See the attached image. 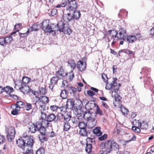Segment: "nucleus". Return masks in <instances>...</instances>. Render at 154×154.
Here are the masks:
<instances>
[{
  "label": "nucleus",
  "mask_w": 154,
  "mask_h": 154,
  "mask_svg": "<svg viewBox=\"0 0 154 154\" xmlns=\"http://www.w3.org/2000/svg\"><path fill=\"white\" fill-rule=\"evenodd\" d=\"M96 116V113L91 112L89 110L86 112L83 115L85 119L89 122L90 125H91V127L94 126L96 124L97 120L95 118Z\"/></svg>",
  "instance_id": "nucleus-1"
},
{
  "label": "nucleus",
  "mask_w": 154,
  "mask_h": 154,
  "mask_svg": "<svg viewBox=\"0 0 154 154\" xmlns=\"http://www.w3.org/2000/svg\"><path fill=\"white\" fill-rule=\"evenodd\" d=\"M48 23L47 20H44L40 24V27L45 32L51 33L53 32H55L57 30L56 25L54 24L49 25Z\"/></svg>",
  "instance_id": "nucleus-2"
},
{
  "label": "nucleus",
  "mask_w": 154,
  "mask_h": 154,
  "mask_svg": "<svg viewBox=\"0 0 154 154\" xmlns=\"http://www.w3.org/2000/svg\"><path fill=\"white\" fill-rule=\"evenodd\" d=\"M7 137L8 141L12 142L15 134V130L13 127L10 126L6 128Z\"/></svg>",
  "instance_id": "nucleus-3"
},
{
  "label": "nucleus",
  "mask_w": 154,
  "mask_h": 154,
  "mask_svg": "<svg viewBox=\"0 0 154 154\" xmlns=\"http://www.w3.org/2000/svg\"><path fill=\"white\" fill-rule=\"evenodd\" d=\"M114 79H115L114 78H113ZM120 84H119V86L117 85V83L116 82V79L114 80L112 82V83L111 84L107 83L105 87L106 88V89L109 90H113V91L112 92V95L113 94V93L114 94L117 93L119 90V86H120Z\"/></svg>",
  "instance_id": "nucleus-4"
},
{
  "label": "nucleus",
  "mask_w": 154,
  "mask_h": 154,
  "mask_svg": "<svg viewBox=\"0 0 154 154\" xmlns=\"http://www.w3.org/2000/svg\"><path fill=\"white\" fill-rule=\"evenodd\" d=\"M138 127L132 126V130L134 131L135 132L137 133L140 132V128L141 129L146 130L148 127L147 123L146 122L143 121L142 123L141 122L138 121Z\"/></svg>",
  "instance_id": "nucleus-5"
},
{
  "label": "nucleus",
  "mask_w": 154,
  "mask_h": 154,
  "mask_svg": "<svg viewBox=\"0 0 154 154\" xmlns=\"http://www.w3.org/2000/svg\"><path fill=\"white\" fill-rule=\"evenodd\" d=\"M48 102L49 99L48 97L45 96H42L40 97H38L36 100L35 104L36 106H37V104L41 103L42 104H45L48 103Z\"/></svg>",
  "instance_id": "nucleus-6"
},
{
  "label": "nucleus",
  "mask_w": 154,
  "mask_h": 154,
  "mask_svg": "<svg viewBox=\"0 0 154 154\" xmlns=\"http://www.w3.org/2000/svg\"><path fill=\"white\" fill-rule=\"evenodd\" d=\"M20 147L23 150V152L25 154H29L32 152V148L33 145H21Z\"/></svg>",
  "instance_id": "nucleus-7"
},
{
  "label": "nucleus",
  "mask_w": 154,
  "mask_h": 154,
  "mask_svg": "<svg viewBox=\"0 0 154 154\" xmlns=\"http://www.w3.org/2000/svg\"><path fill=\"white\" fill-rule=\"evenodd\" d=\"M100 147L102 149L100 152L104 154H107L111 151V146L112 145H100Z\"/></svg>",
  "instance_id": "nucleus-8"
},
{
  "label": "nucleus",
  "mask_w": 154,
  "mask_h": 154,
  "mask_svg": "<svg viewBox=\"0 0 154 154\" xmlns=\"http://www.w3.org/2000/svg\"><path fill=\"white\" fill-rule=\"evenodd\" d=\"M114 94L115 100L113 101V104L115 107L120 106L121 105V98L117 93Z\"/></svg>",
  "instance_id": "nucleus-9"
},
{
  "label": "nucleus",
  "mask_w": 154,
  "mask_h": 154,
  "mask_svg": "<svg viewBox=\"0 0 154 154\" xmlns=\"http://www.w3.org/2000/svg\"><path fill=\"white\" fill-rule=\"evenodd\" d=\"M40 126H41L40 122H38L31 125L29 128V129L32 133H34L38 130Z\"/></svg>",
  "instance_id": "nucleus-10"
},
{
  "label": "nucleus",
  "mask_w": 154,
  "mask_h": 154,
  "mask_svg": "<svg viewBox=\"0 0 154 154\" xmlns=\"http://www.w3.org/2000/svg\"><path fill=\"white\" fill-rule=\"evenodd\" d=\"M77 5L75 0H69L67 4V6L69 10H73L77 8Z\"/></svg>",
  "instance_id": "nucleus-11"
},
{
  "label": "nucleus",
  "mask_w": 154,
  "mask_h": 154,
  "mask_svg": "<svg viewBox=\"0 0 154 154\" xmlns=\"http://www.w3.org/2000/svg\"><path fill=\"white\" fill-rule=\"evenodd\" d=\"M86 63H84L82 61L78 62L77 68L81 71L84 70L86 69Z\"/></svg>",
  "instance_id": "nucleus-12"
},
{
  "label": "nucleus",
  "mask_w": 154,
  "mask_h": 154,
  "mask_svg": "<svg viewBox=\"0 0 154 154\" xmlns=\"http://www.w3.org/2000/svg\"><path fill=\"white\" fill-rule=\"evenodd\" d=\"M67 23L64 24L63 22H60L56 26V29L57 30H59L60 32H63L64 31V27H65L66 24Z\"/></svg>",
  "instance_id": "nucleus-13"
},
{
  "label": "nucleus",
  "mask_w": 154,
  "mask_h": 154,
  "mask_svg": "<svg viewBox=\"0 0 154 154\" xmlns=\"http://www.w3.org/2000/svg\"><path fill=\"white\" fill-rule=\"evenodd\" d=\"M20 91L24 94H27L29 91V88L27 85H21V86L19 88Z\"/></svg>",
  "instance_id": "nucleus-14"
},
{
  "label": "nucleus",
  "mask_w": 154,
  "mask_h": 154,
  "mask_svg": "<svg viewBox=\"0 0 154 154\" xmlns=\"http://www.w3.org/2000/svg\"><path fill=\"white\" fill-rule=\"evenodd\" d=\"M74 101L72 99H68L66 102V106L67 108L73 109L74 107Z\"/></svg>",
  "instance_id": "nucleus-15"
},
{
  "label": "nucleus",
  "mask_w": 154,
  "mask_h": 154,
  "mask_svg": "<svg viewBox=\"0 0 154 154\" xmlns=\"http://www.w3.org/2000/svg\"><path fill=\"white\" fill-rule=\"evenodd\" d=\"M63 20L66 22H69L73 19L72 16H71L69 13L64 14L63 16Z\"/></svg>",
  "instance_id": "nucleus-16"
},
{
  "label": "nucleus",
  "mask_w": 154,
  "mask_h": 154,
  "mask_svg": "<svg viewBox=\"0 0 154 154\" xmlns=\"http://www.w3.org/2000/svg\"><path fill=\"white\" fill-rule=\"evenodd\" d=\"M137 40L135 35H129L127 37V40L129 43H133Z\"/></svg>",
  "instance_id": "nucleus-17"
},
{
  "label": "nucleus",
  "mask_w": 154,
  "mask_h": 154,
  "mask_svg": "<svg viewBox=\"0 0 154 154\" xmlns=\"http://www.w3.org/2000/svg\"><path fill=\"white\" fill-rule=\"evenodd\" d=\"M81 14L79 11H75L72 16L73 19L78 20L81 16Z\"/></svg>",
  "instance_id": "nucleus-18"
},
{
  "label": "nucleus",
  "mask_w": 154,
  "mask_h": 154,
  "mask_svg": "<svg viewBox=\"0 0 154 154\" xmlns=\"http://www.w3.org/2000/svg\"><path fill=\"white\" fill-rule=\"evenodd\" d=\"M49 121L47 120H42L41 122H40V125L41 126L43 127H48L49 126H51V125L49 122Z\"/></svg>",
  "instance_id": "nucleus-19"
},
{
  "label": "nucleus",
  "mask_w": 154,
  "mask_h": 154,
  "mask_svg": "<svg viewBox=\"0 0 154 154\" xmlns=\"http://www.w3.org/2000/svg\"><path fill=\"white\" fill-rule=\"evenodd\" d=\"M25 138L26 144H33L34 143V140L32 137L30 136Z\"/></svg>",
  "instance_id": "nucleus-20"
},
{
  "label": "nucleus",
  "mask_w": 154,
  "mask_h": 154,
  "mask_svg": "<svg viewBox=\"0 0 154 154\" xmlns=\"http://www.w3.org/2000/svg\"><path fill=\"white\" fill-rule=\"evenodd\" d=\"M65 27H64V31L63 32L65 34H67L70 35L72 32V30L69 27V25L68 23L66 24Z\"/></svg>",
  "instance_id": "nucleus-21"
},
{
  "label": "nucleus",
  "mask_w": 154,
  "mask_h": 154,
  "mask_svg": "<svg viewBox=\"0 0 154 154\" xmlns=\"http://www.w3.org/2000/svg\"><path fill=\"white\" fill-rule=\"evenodd\" d=\"M130 136L131 137V139L130 140L126 141L125 142L124 141L122 140H119V141L120 142V143H127L128 142H129L131 141H134L135 140L136 137L134 136L132 134H131Z\"/></svg>",
  "instance_id": "nucleus-22"
},
{
  "label": "nucleus",
  "mask_w": 154,
  "mask_h": 154,
  "mask_svg": "<svg viewBox=\"0 0 154 154\" xmlns=\"http://www.w3.org/2000/svg\"><path fill=\"white\" fill-rule=\"evenodd\" d=\"M31 79L27 77L23 78L21 85H26L30 81Z\"/></svg>",
  "instance_id": "nucleus-23"
},
{
  "label": "nucleus",
  "mask_w": 154,
  "mask_h": 154,
  "mask_svg": "<svg viewBox=\"0 0 154 154\" xmlns=\"http://www.w3.org/2000/svg\"><path fill=\"white\" fill-rule=\"evenodd\" d=\"M23 29L26 31V32H20L19 33V34L20 35V37H25L27 36L29 34V29L27 27H24Z\"/></svg>",
  "instance_id": "nucleus-24"
},
{
  "label": "nucleus",
  "mask_w": 154,
  "mask_h": 154,
  "mask_svg": "<svg viewBox=\"0 0 154 154\" xmlns=\"http://www.w3.org/2000/svg\"><path fill=\"white\" fill-rule=\"evenodd\" d=\"M93 132L98 136H101L102 134V132L100 131V128L99 127H97L94 129Z\"/></svg>",
  "instance_id": "nucleus-25"
},
{
  "label": "nucleus",
  "mask_w": 154,
  "mask_h": 154,
  "mask_svg": "<svg viewBox=\"0 0 154 154\" xmlns=\"http://www.w3.org/2000/svg\"><path fill=\"white\" fill-rule=\"evenodd\" d=\"M15 109H20V108H23L25 106L24 103L21 101H17Z\"/></svg>",
  "instance_id": "nucleus-26"
},
{
  "label": "nucleus",
  "mask_w": 154,
  "mask_h": 154,
  "mask_svg": "<svg viewBox=\"0 0 154 154\" xmlns=\"http://www.w3.org/2000/svg\"><path fill=\"white\" fill-rule=\"evenodd\" d=\"M56 119V116L53 113H51L47 117V119L49 122L54 121Z\"/></svg>",
  "instance_id": "nucleus-27"
},
{
  "label": "nucleus",
  "mask_w": 154,
  "mask_h": 154,
  "mask_svg": "<svg viewBox=\"0 0 154 154\" xmlns=\"http://www.w3.org/2000/svg\"><path fill=\"white\" fill-rule=\"evenodd\" d=\"M62 119L65 121L66 122H68L70 119L71 117L70 115L68 114H65V115L62 114Z\"/></svg>",
  "instance_id": "nucleus-28"
},
{
  "label": "nucleus",
  "mask_w": 154,
  "mask_h": 154,
  "mask_svg": "<svg viewBox=\"0 0 154 154\" xmlns=\"http://www.w3.org/2000/svg\"><path fill=\"white\" fill-rule=\"evenodd\" d=\"M13 89L9 86H6L4 88V92H5L6 93L9 94L12 92L13 91Z\"/></svg>",
  "instance_id": "nucleus-29"
},
{
  "label": "nucleus",
  "mask_w": 154,
  "mask_h": 154,
  "mask_svg": "<svg viewBox=\"0 0 154 154\" xmlns=\"http://www.w3.org/2000/svg\"><path fill=\"white\" fill-rule=\"evenodd\" d=\"M66 88L68 92L71 94L74 93L76 91V88L71 86H67Z\"/></svg>",
  "instance_id": "nucleus-30"
},
{
  "label": "nucleus",
  "mask_w": 154,
  "mask_h": 154,
  "mask_svg": "<svg viewBox=\"0 0 154 154\" xmlns=\"http://www.w3.org/2000/svg\"><path fill=\"white\" fill-rule=\"evenodd\" d=\"M117 32L115 30H109L108 31V33L112 37H114L116 40L117 39Z\"/></svg>",
  "instance_id": "nucleus-31"
},
{
  "label": "nucleus",
  "mask_w": 154,
  "mask_h": 154,
  "mask_svg": "<svg viewBox=\"0 0 154 154\" xmlns=\"http://www.w3.org/2000/svg\"><path fill=\"white\" fill-rule=\"evenodd\" d=\"M16 32H15L13 33H12L11 35L9 36H8L7 37L5 38V43L6 45L8 43H10L11 42V41L13 40L11 36V35H13Z\"/></svg>",
  "instance_id": "nucleus-32"
},
{
  "label": "nucleus",
  "mask_w": 154,
  "mask_h": 154,
  "mask_svg": "<svg viewBox=\"0 0 154 154\" xmlns=\"http://www.w3.org/2000/svg\"><path fill=\"white\" fill-rule=\"evenodd\" d=\"M42 135H45L46 133V130L45 128L43 126L39 127L38 130Z\"/></svg>",
  "instance_id": "nucleus-33"
},
{
  "label": "nucleus",
  "mask_w": 154,
  "mask_h": 154,
  "mask_svg": "<svg viewBox=\"0 0 154 154\" xmlns=\"http://www.w3.org/2000/svg\"><path fill=\"white\" fill-rule=\"evenodd\" d=\"M26 138L21 137L16 141L17 144H26Z\"/></svg>",
  "instance_id": "nucleus-34"
},
{
  "label": "nucleus",
  "mask_w": 154,
  "mask_h": 154,
  "mask_svg": "<svg viewBox=\"0 0 154 154\" xmlns=\"http://www.w3.org/2000/svg\"><path fill=\"white\" fill-rule=\"evenodd\" d=\"M117 32V37L116 40L119 39H123L124 40L125 38V35H123L121 32Z\"/></svg>",
  "instance_id": "nucleus-35"
},
{
  "label": "nucleus",
  "mask_w": 154,
  "mask_h": 154,
  "mask_svg": "<svg viewBox=\"0 0 154 154\" xmlns=\"http://www.w3.org/2000/svg\"><path fill=\"white\" fill-rule=\"evenodd\" d=\"M60 96L63 99L66 98L68 96V94L66 90H62L60 94Z\"/></svg>",
  "instance_id": "nucleus-36"
},
{
  "label": "nucleus",
  "mask_w": 154,
  "mask_h": 154,
  "mask_svg": "<svg viewBox=\"0 0 154 154\" xmlns=\"http://www.w3.org/2000/svg\"><path fill=\"white\" fill-rule=\"evenodd\" d=\"M60 79V77L57 76L54 77L51 80V82L52 84H55L57 83L59 79Z\"/></svg>",
  "instance_id": "nucleus-37"
},
{
  "label": "nucleus",
  "mask_w": 154,
  "mask_h": 154,
  "mask_svg": "<svg viewBox=\"0 0 154 154\" xmlns=\"http://www.w3.org/2000/svg\"><path fill=\"white\" fill-rule=\"evenodd\" d=\"M120 109L122 113L124 115L127 114L128 112H129L128 109L125 108V107L123 106H121Z\"/></svg>",
  "instance_id": "nucleus-38"
},
{
  "label": "nucleus",
  "mask_w": 154,
  "mask_h": 154,
  "mask_svg": "<svg viewBox=\"0 0 154 154\" xmlns=\"http://www.w3.org/2000/svg\"><path fill=\"white\" fill-rule=\"evenodd\" d=\"M64 72L62 68H60L57 72L56 75L60 77V78L63 76Z\"/></svg>",
  "instance_id": "nucleus-39"
},
{
  "label": "nucleus",
  "mask_w": 154,
  "mask_h": 154,
  "mask_svg": "<svg viewBox=\"0 0 154 154\" xmlns=\"http://www.w3.org/2000/svg\"><path fill=\"white\" fill-rule=\"evenodd\" d=\"M88 132L85 128L80 129L79 131V134L83 136H87Z\"/></svg>",
  "instance_id": "nucleus-40"
},
{
  "label": "nucleus",
  "mask_w": 154,
  "mask_h": 154,
  "mask_svg": "<svg viewBox=\"0 0 154 154\" xmlns=\"http://www.w3.org/2000/svg\"><path fill=\"white\" fill-rule=\"evenodd\" d=\"M87 143L86 144H93L95 143L94 139L88 138L86 139Z\"/></svg>",
  "instance_id": "nucleus-41"
},
{
  "label": "nucleus",
  "mask_w": 154,
  "mask_h": 154,
  "mask_svg": "<svg viewBox=\"0 0 154 154\" xmlns=\"http://www.w3.org/2000/svg\"><path fill=\"white\" fill-rule=\"evenodd\" d=\"M70 127V126L68 122H66L64 123V130L65 131H68L69 130Z\"/></svg>",
  "instance_id": "nucleus-42"
},
{
  "label": "nucleus",
  "mask_w": 154,
  "mask_h": 154,
  "mask_svg": "<svg viewBox=\"0 0 154 154\" xmlns=\"http://www.w3.org/2000/svg\"><path fill=\"white\" fill-rule=\"evenodd\" d=\"M92 145H86L85 150L88 154H90L92 151Z\"/></svg>",
  "instance_id": "nucleus-43"
},
{
  "label": "nucleus",
  "mask_w": 154,
  "mask_h": 154,
  "mask_svg": "<svg viewBox=\"0 0 154 154\" xmlns=\"http://www.w3.org/2000/svg\"><path fill=\"white\" fill-rule=\"evenodd\" d=\"M68 63L70 65L72 69L73 70L76 67V64L75 61H69Z\"/></svg>",
  "instance_id": "nucleus-44"
},
{
  "label": "nucleus",
  "mask_w": 154,
  "mask_h": 154,
  "mask_svg": "<svg viewBox=\"0 0 154 154\" xmlns=\"http://www.w3.org/2000/svg\"><path fill=\"white\" fill-rule=\"evenodd\" d=\"M47 90L45 88H40L39 93L40 95H44L46 94Z\"/></svg>",
  "instance_id": "nucleus-45"
},
{
  "label": "nucleus",
  "mask_w": 154,
  "mask_h": 154,
  "mask_svg": "<svg viewBox=\"0 0 154 154\" xmlns=\"http://www.w3.org/2000/svg\"><path fill=\"white\" fill-rule=\"evenodd\" d=\"M87 125L84 122H80L79 123V127L80 129L85 128Z\"/></svg>",
  "instance_id": "nucleus-46"
},
{
  "label": "nucleus",
  "mask_w": 154,
  "mask_h": 154,
  "mask_svg": "<svg viewBox=\"0 0 154 154\" xmlns=\"http://www.w3.org/2000/svg\"><path fill=\"white\" fill-rule=\"evenodd\" d=\"M36 154H45V149L43 148H39L36 151Z\"/></svg>",
  "instance_id": "nucleus-47"
},
{
  "label": "nucleus",
  "mask_w": 154,
  "mask_h": 154,
  "mask_svg": "<svg viewBox=\"0 0 154 154\" xmlns=\"http://www.w3.org/2000/svg\"><path fill=\"white\" fill-rule=\"evenodd\" d=\"M58 109L59 107L56 105H52L50 107V109L52 112H56Z\"/></svg>",
  "instance_id": "nucleus-48"
},
{
  "label": "nucleus",
  "mask_w": 154,
  "mask_h": 154,
  "mask_svg": "<svg viewBox=\"0 0 154 154\" xmlns=\"http://www.w3.org/2000/svg\"><path fill=\"white\" fill-rule=\"evenodd\" d=\"M96 112L95 113L96 115L98 114L102 116L103 115L102 111L100 109L98 106H96Z\"/></svg>",
  "instance_id": "nucleus-49"
},
{
  "label": "nucleus",
  "mask_w": 154,
  "mask_h": 154,
  "mask_svg": "<svg viewBox=\"0 0 154 154\" xmlns=\"http://www.w3.org/2000/svg\"><path fill=\"white\" fill-rule=\"evenodd\" d=\"M38 24L35 23L33 24L31 27L32 29V31H36L38 30Z\"/></svg>",
  "instance_id": "nucleus-50"
},
{
  "label": "nucleus",
  "mask_w": 154,
  "mask_h": 154,
  "mask_svg": "<svg viewBox=\"0 0 154 154\" xmlns=\"http://www.w3.org/2000/svg\"><path fill=\"white\" fill-rule=\"evenodd\" d=\"M0 45L3 46L6 45L5 38H0Z\"/></svg>",
  "instance_id": "nucleus-51"
},
{
  "label": "nucleus",
  "mask_w": 154,
  "mask_h": 154,
  "mask_svg": "<svg viewBox=\"0 0 154 154\" xmlns=\"http://www.w3.org/2000/svg\"><path fill=\"white\" fill-rule=\"evenodd\" d=\"M38 105H39V109L41 111V112H43V111L44 110V107H45V105L44 104H41V103H39V104H37V106Z\"/></svg>",
  "instance_id": "nucleus-52"
},
{
  "label": "nucleus",
  "mask_w": 154,
  "mask_h": 154,
  "mask_svg": "<svg viewBox=\"0 0 154 154\" xmlns=\"http://www.w3.org/2000/svg\"><path fill=\"white\" fill-rule=\"evenodd\" d=\"M67 107L66 106H62L60 107H59L58 110H59L61 112H65L66 111Z\"/></svg>",
  "instance_id": "nucleus-53"
},
{
  "label": "nucleus",
  "mask_w": 154,
  "mask_h": 154,
  "mask_svg": "<svg viewBox=\"0 0 154 154\" xmlns=\"http://www.w3.org/2000/svg\"><path fill=\"white\" fill-rule=\"evenodd\" d=\"M111 147V151H117L119 149V145H112Z\"/></svg>",
  "instance_id": "nucleus-54"
},
{
  "label": "nucleus",
  "mask_w": 154,
  "mask_h": 154,
  "mask_svg": "<svg viewBox=\"0 0 154 154\" xmlns=\"http://www.w3.org/2000/svg\"><path fill=\"white\" fill-rule=\"evenodd\" d=\"M123 52L127 54H129L132 55H134V53L132 51L128 49L124 50L123 51Z\"/></svg>",
  "instance_id": "nucleus-55"
},
{
  "label": "nucleus",
  "mask_w": 154,
  "mask_h": 154,
  "mask_svg": "<svg viewBox=\"0 0 154 154\" xmlns=\"http://www.w3.org/2000/svg\"><path fill=\"white\" fill-rule=\"evenodd\" d=\"M5 140V138L4 137L3 135H0V144L4 143Z\"/></svg>",
  "instance_id": "nucleus-56"
},
{
  "label": "nucleus",
  "mask_w": 154,
  "mask_h": 154,
  "mask_svg": "<svg viewBox=\"0 0 154 154\" xmlns=\"http://www.w3.org/2000/svg\"><path fill=\"white\" fill-rule=\"evenodd\" d=\"M32 108V105L31 104L27 103L26 105L25 106V108L26 110L29 111Z\"/></svg>",
  "instance_id": "nucleus-57"
},
{
  "label": "nucleus",
  "mask_w": 154,
  "mask_h": 154,
  "mask_svg": "<svg viewBox=\"0 0 154 154\" xmlns=\"http://www.w3.org/2000/svg\"><path fill=\"white\" fill-rule=\"evenodd\" d=\"M107 137V135L106 134H104L102 136L99 137L98 139L99 140L102 141L106 139Z\"/></svg>",
  "instance_id": "nucleus-58"
},
{
  "label": "nucleus",
  "mask_w": 154,
  "mask_h": 154,
  "mask_svg": "<svg viewBox=\"0 0 154 154\" xmlns=\"http://www.w3.org/2000/svg\"><path fill=\"white\" fill-rule=\"evenodd\" d=\"M79 119L78 118H73L72 119V122L73 124H77V123H79Z\"/></svg>",
  "instance_id": "nucleus-59"
},
{
  "label": "nucleus",
  "mask_w": 154,
  "mask_h": 154,
  "mask_svg": "<svg viewBox=\"0 0 154 154\" xmlns=\"http://www.w3.org/2000/svg\"><path fill=\"white\" fill-rule=\"evenodd\" d=\"M69 0H63L61 4L62 5V7H64L67 4V2H69Z\"/></svg>",
  "instance_id": "nucleus-60"
},
{
  "label": "nucleus",
  "mask_w": 154,
  "mask_h": 154,
  "mask_svg": "<svg viewBox=\"0 0 154 154\" xmlns=\"http://www.w3.org/2000/svg\"><path fill=\"white\" fill-rule=\"evenodd\" d=\"M118 32H121V33H122L123 35L125 34L126 32V29L122 28H121Z\"/></svg>",
  "instance_id": "nucleus-61"
},
{
  "label": "nucleus",
  "mask_w": 154,
  "mask_h": 154,
  "mask_svg": "<svg viewBox=\"0 0 154 154\" xmlns=\"http://www.w3.org/2000/svg\"><path fill=\"white\" fill-rule=\"evenodd\" d=\"M51 15L54 16L57 13V10L56 9H53L51 10Z\"/></svg>",
  "instance_id": "nucleus-62"
},
{
  "label": "nucleus",
  "mask_w": 154,
  "mask_h": 154,
  "mask_svg": "<svg viewBox=\"0 0 154 154\" xmlns=\"http://www.w3.org/2000/svg\"><path fill=\"white\" fill-rule=\"evenodd\" d=\"M19 109H15L14 110L12 111L11 113L12 114L15 115L17 114L18 112V110H19Z\"/></svg>",
  "instance_id": "nucleus-63"
},
{
  "label": "nucleus",
  "mask_w": 154,
  "mask_h": 154,
  "mask_svg": "<svg viewBox=\"0 0 154 154\" xmlns=\"http://www.w3.org/2000/svg\"><path fill=\"white\" fill-rule=\"evenodd\" d=\"M87 93L88 95L90 96H93L95 95V93L92 91L90 90L88 91Z\"/></svg>",
  "instance_id": "nucleus-64"
}]
</instances>
